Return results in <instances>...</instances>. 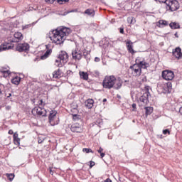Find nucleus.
<instances>
[{"label": "nucleus", "instance_id": "f257e3e1", "mask_svg": "<svg viewBox=\"0 0 182 182\" xmlns=\"http://www.w3.org/2000/svg\"><path fill=\"white\" fill-rule=\"evenodd\" d=\"M70 28L66 27H60L55 30L49 32L48 38L55 45H62L66 40V36H69Z\"/></svg>", "mask_w": 182, "mask_h": 182}, {"label": "nucleus", "instance_id": "f03ea898", "mask_svg": "<svg viewBox=\"0 0 182 182\" xmlns=\"http://www.w3.org/2000/svg\"><path fill=\"white\" fill-rule=\"evenodd\" d=\"M123 85V81L120 78L116 79L114 75L106 76L102 82V86L105 89H120Z\"/></svg>", "mask_w": 182, "mask_h": 182}, {"label": "nucleus", "instance_id": "7ed1b4c3", "mask_svg": "<svg viewBox=\"0 0 182 182\" xmlns=\"http://www.w3.org/2000/svg\"><path fill=\"white\" fill-rule=\"evenodd\" d=\"M68 59L69 55H68V53L65 51H61L58 57V59L55 60L56 66L62 68L65 63H68Z\"/></svg>", "mask_w": 182, "mask_h": 182}, {"label": "nucleus", "instance_id": "20e7f679", "mask_svg": "<svg viewBox=\"0 0 182 182\" xmlns=\"http://www.w3.org/2000/svg\"><path fill=\"white\" fill-rule=\"evenodd\" d=\"M58 114V112L55 110H51L50 112V114L48 117V120L50 124L52 126H56V124H59V117L56 116Z\"/></svg>", "mask_w": 182, "mask_h": 182}, {"label": "nucleus", "instance_id": "39448f33", "mask_svg": "<svg viewBox=\"0 0 182 182\" xmlns=\"http://www.w3.org/2000/svg\"><path fill=\"white\" fill-rule=\"evenodd\" d=\"M149 96L150 92H149V87H145V92L139 97V103H141V106H146V105L149 103Z\"/></svg>", "mask_w": 182, "mask_h": 182}, {"label": "nucleus", "instance_id": "423d86ee", "mask_svg": "<svg viewBox=\"0 0 182 182\" xmlns=\"http://www.w3.org/2000/svg\"><path fill=\"white\" fill-rule=\"evenodd\" d=\"M32 114L33 116H37L38 117H46V109L45 108H42L41 107H36L31 110Z\"/></svg>", "mask_w": 182, "mask_h": 182}, {"label": "nucleus", "instance_id": "0eeeda50", "mask_svg": "<svg viewBox=\"0 0 182 182\" xmlns=\"http://www.w3.org/2000/svg\"><path fill=\"white\" fill-rule=\"evenodd\" d=\"M129 72H131L132 76L135 77L140 76V75H141V70L136 63L129 67Z\"/></svg>", "mask_w": 182, "mask_h": 182}, {"label": "nucleus", "instance_id": "6e6552de", "mask_svg": "<svg viewBox=\"0 0 182 182\" xmlns=\"http://www.w3.org/2000/svg\"><path fill=\"white\" fill-rule=\"evenodd\" d=\"M166 5L171 12H174V11H177L180 8V4L176 0H168Z\"/></svg>", "mask_w": 182, "mask_h": 182}, {"label": "nucleus", "instance_id": "1a4fd4ad", "mask_svg": "<svg viewBox=\"0 0 182 182\" xmlns=\"http://www.w3.org/2000/svg\"><path fill=\"white\" fill-rule=\"evenodd\" d=\"M136 65L141 69H147V68H150V63L146 62L144 58H141L138 57L135 60Z\"/></svg>", "mask_w": 182, "mask_h": 182}, {"label": "nucleus", "instance_id": "9d476101", "mask_svg": "<svg viewBox=\"0 0 182 182\" xmlns=\"http://www.w3.org/2000/svg\"><path fill=\"white\" fill-rule=\"evenodd\" d=\"M70 130L73 133H82V132H83V127L82 124L75 122L71 125Z\"/></svg>", "mask_w": 182, "mask_h": 182}, {"label": "nucleus", "instance_id": "9b49d317", "mask_svg": "<svg viewBox=\"0 0 182 182\" xmlns=\"http://www.w3.org/2000/svg\"><path fill=\"white\" fill-rule=\"evenodd\" d=\"M162 77L165 80H173L174 79V73L171 70H164L162 72Z\"/></svg>", "mask_w": 182, "mask_h": 182}, {"label": "nucleus", "instance_id": "f8f14e48", "mask_svg": "<svg viewBox=\"0 0 182 182\" xmlns=\"http://www.w3.org/2000/svg\"><path fill=\"white\" fill-rule=\"evenodd\" d=\"M16 49L18 52H28V50H29V44L26 43H18Z\"/></svg>", "mask_w": 182, "mask_h": 182}, {"label": "nucleus", "instance_id": "ddd939ff", "mask_svg": "<svg viewBox=\"0 0 182 182\" xmlns=\"http://www.w3.org/2000/svg\"><path fill=\"white\" fill-rule=\"evenodd\" d=\"M72 56L74 60H80V59H82V51H80L78 48H75L72 52Z\"/></svg>", "mask_w": 182, "mask_h": 182}, {"label": "nucleus", "instance_id": "4468645a", "mask_svg": "<svg viewBox=\"0 0 182 182\" xmlns=\"http://www.w3.org/2000/svg\"><path fill=\"white\" fill-rule=\"evenodd\" d=\"M0 73L3 77H8L11 75V71L9 70V67H2L0 68Z\"/></svg>", "mask_w": 182, "mask_h": 182}, {"label": "nucleus", "instance_id": "2eb2a0df", "mask_svg": "<svg viewBox=\"0 0 182 182\" xmlns=\"http://www.w3.org/2000/svg\"><path fill=\"white\" fill-rule=\"evenodd\" d=\"M126 47L129 53H132V55H134L136 53V51L133 49V42L132 41L128 40L126 41Z\"/></svg>", "mask_w": 182, "mask_h": 182}, {"label": "nucleus", "instance_id": "dca6fc26", "mask_svg": "<svg viewBox=\"0 0 182 182\" xmlns=\"http://www.w3.org/2000/svg\"><path fill=\"white\" fill-rule=\"evenodd\" d=\"M14 38L13 42H21L23 39V35L22 33L17 31L14 34Z\"/></svg>", "mask_w": 182, "mask_h": 182}, {"label": "nucleus", "instance_id": "f3484780", "mask_svg": "<svg viewBox=\"0 0 182 182\" xmlns=\"http://www.w3.org/2000/svg\"><path fill=\"white\" fill-rule=\"evenodd\" d=\"M173 55L175 56V58H176V59H181V48L180 47L176 48L174 50H173Z\"/></svg>", "mask_w": 182, "mask_h": 182}, {"label": "nucleus", "instance_id": "a211bd4d", "mask_svg": "<svg viewBox=\"0 0 182 182\" xmlns=\"http://www.w3.org/2000/svg\"><path fill=\"white\" fill-rule=\"evenodd\" d=\"M9 49H12V46L9 43L0 45V52H2V50H9Z\"/></svg>", "mask_w": 182, "mask_h": 182}, {"label": "nucleus", "instance_id": "6ab92c4d", "mask_svg": "<svg viewBox=\"0 0 182 182\" xmlns=\"http://www.w3.org/2000/svg\"><path fill=\"white\" fill-rule=\"evenodd\" d=\"M93 105H95V100L93 99H88L85 101V106L87 109H92Z\"/></svg>", "mask_w": 182, "mask_h": 182}, {"label": "nucleus", "instance_id": "aec40b11", "mask_svg": "<svg viewBox=\"0 0 182 182\" xmlns=\"http://www.w3.org/2000/svg\"><path fill=\"white\" fill-rule=\"evenodd\" d=\"M168 26V21L166 20H159L157 26L159 28H164V26Z\"/></svg>", "mask_w": 182, "mask_h": 182}, {"label": "nucleus", "instance_id": "412c9836", "mask_svg": "<svg viewBox=\"0 0 182 182\" xmlns=\"http://www.w3.org/2000/svg\"><path fill=\"white\" fill-rule=\"evenodd\" d=\"M62 77V72H60V70L58 69L57 70H55L53 73V77L54 79H59L60 77Z\"/></svg>", "mask_w": 182, "mask_h": 182}, {"label": "nucleus", "instance_id": "4be33fe9", "mask_svg": "<svg viewBox=\"0 0 182 182\" xmlns=\"http://www.w3.org/2000/svg\"><path fill=\"white\" fill-rule=\"evenodd\" d=\"M79 75L81 79H83V80H87L89 79V74H87L86 72L80 71Z\"/></svg>", "mask_w": 182, "mask_h": 182}, {"label": "nucleus", "instance_id": "5701e85b", "mask_svg": "<svg viewBox=\"0 0 182 182\" xmlns=\"http://www.w3.org/2000/svg\"><path fill=\"white\" fill-rule=\"evenodd\" d=\"M84 14L88 15V16H95V10L92 9H87L85 11Z\"/></svg>", "mask_w": 182, "mask_h": 182}, {"label": "nucleus", "instance_id": "b1692460", "mask_svg": "<svg viewBox=\"0 0 182 182\" xmlns=\"http://www.w3.org/2000/svg\"><path fill=\"white\" fill-rule=\"evenodd\" d=\"M11 83H13V85H19V83H21V77L16 76L11 80Z\"/></svg>", "mask_w": 182, "mask_h": 182}, {"label": "nucleus", "instance_id": "393cba45", "mask_svg": "<svg viewBox=\"0 0 182 182\" xmlns=\"http://www.w3.org/2000/svg\"><path fill=\"white\" fill-rule=\"evenodd\" d=\"M169 26L171 29H180V24L178 23L171 22L170 23Z\"/></svg>", "mask_w": 182, "mask_h": 182}, {"label": "nucleus", "instance_id": "a878e982", "mask_svg": "<svg viewBox=\"0 0 182 182\" xmlns=\"http://www.w3.org/2000/svg\"><path fill=\"white\" fill-rule=\"evenodd\" d=\"M50 53H52V49H48L46 50V52L44 53V55H43L41 56V58L43 60L46 59L47 58H48L49 55H50Z\"/></svg>", "mask_w": 182, "mask_h": 182}, {"label": "nucleus", "instance_id": "bb28decb", "mask_svg": "<svg viewBox=\"0 0 182 182\" xmlns=\"http://www.w3.org/2000/svg\"><path fill=\"white\" fill-rule=\"evenodd\" d=\"M83 56H84L85 59H86L87 60H89V59H90V51L84 50H83Z\"/></svg>", "mask_w": 182, "mask_h": 182}, {"label": "nucleus", "instance_id": "cd10ccee", "mask_svg": "<svg viewBox=\"0 0 182 182\" xmlns=\"http://www.w3.org/2000/svg\"><path fill=\"white\" fill-rule=\"evenodd\" d=\"M161 87L163 89V90H162L163 93H168V92H170V90L167 87V86L165 84H163L161 85Z\"/></svg>", "mask_w": 182, "mask_h": 182}, {"label": "nucleus", "instance_id": "c85d7f7f", "mask_svg": "<svg viewBox=\"0 0 182 182\" xmlns=\"http://www.w3.org/2000/svg\"><path fill=\"white\" fill-rule=\"evenodd\" d=\"M145 110H146V114H150L151 113H153V107H145Z\"/></svg>", "mask_w": 182, "mask_h": 182}, {"label": "nucleus", "instance_id": "c756f323", "mask_svg": "<svg viewBox=\"0 0 182 182\" xmlns=\"http://www.w3.org/2000/svg\"><path fill=\"white\" fill-rule=\"evenodd\" d=\"M127 22L128 23H135L136 19L133 16H130L127 18Z\"/></svg>", "mask_w": 182, "mask_h": 182}, {"label": "nucleus", "instance_id": "7c9ffc66", "mask_svg": "<svg viewBox=\"0 0 182 182\" xmlns=\"http://www.w3.org/2000/svg\"><path fill=\"white\" fill-rule=\"evenodd\" d=\"M6 176L10 181H12V180L15 178V175L14 173H6Z\"/></svg>", "mask_w": 182, "mask_h": 182}, {"label": "nucleus", "instance_id": "2f4dec72", "mask_svg": "<svg viewBox=\"0 0 182 182\" xmlns=\"http://www.w3.org/2000/svg\"><path fill=\"white\" fill-rule=\"evenodd\" d=\"M96 124H97L99 127H102V126L103 125V120L102 119H97Z\"/></svg>", "mask_w": 182, "mask_h": 182}, {"label": "nucleus", "instance_id": "473e14b6", "mask_svg": "<svg viewBox=\"0 0 182 182\" xmlns=\"http://www.w3.org/2000/svg\"><path fill=\"white\" fill-rule=\"evenodd\" d=\"M82 151L84 153H94L92 149H90V148H84L82 149Z\"/></svg>", "mask_w": 182, "mask_h": 182}, {"label": "nucleus", "instance_id": "72a5a7b5", "mask_svg": "<svg viewBox=\"0 0 182 182\" xmlns=\"http://www.w3.org/2000/svg\"><path fill=\"white\" fill-rule=\"evenodd\" d=\"M14 142L16 146H19V144H21V139L17 138L16 139H14Z\"/></svg>", "mask_w": 182, "mask_h": 182}, {"label": "nucleus", "instance_id": "f704fd0d", "mask_svg": "<svg viewBox=\"0 0 182 182\" xmlns=\"http://www.w3.org/2000/svg\"><path fill=\"white\" fill-rule=\"evenodd\" d=\"M57 2L60 5H63V4H66V2H69V0H57Z\"/></svg>", "mask_w": 182, "mask_h": 182}, {"label": "nucleus", "instance_id": "c9c22d12", "mask_svg": "<svg viewBox=\"0 0 182 182\" xmlns=\"http://www.w3.org/2000/svg\"><path fill=\"white\" fill-rule=\"evenodd\" d=\"M165 85H166V87L170 90H171V87H173V85L171 84V82H168L166 83H165Z\"/></svg>", "mask_w": 182, "mask_h": 182}, {"label": "nucleus", "instance_id": "e433bc0d", "mask_svg": "<svg viewBox=\"0 0 182 182\" xmlns=\"http://www.w3.org/2000/svg\"><path fill=\"white\" fill-rule=\"evenodd\" d=\"M78 112L79 111L77 110V108H76V107L71 109V113H73L72 114H77Z\"/></svg>", "mask_w": 182, "mask_h": 182}, {"label": "nucleus", "instance_id": "4c0bfd02", "mask_svg": "<svg viewBox=\"0 0 182 182\" xmlns=\"http://www.w3.org/2000/svg\"><path fill=\"white\" fill-rule=\"evenodd\" d=\"M73 120H79V117L77 114H72Z\"/></svg>", "mask_w": 182, "mask_h": 182}, {"label": "nucleus", "instance_id": "58836bf2", "mask_svg": "<svg viewBox=\"0 0 182 182\" xmlns=\"http://www.w3.org/2000/svg\"><path fill=\"white\" fill-rule=\"evenodd\" d=\"M141 82H147V77H146L145 75L141 76Z\"/></svg>", "mask_w": 182, "mask_h": 182}, {"label": "nucleus", "instance_id": "ea45409f", "mask_svg": "<svg viewBox=\"0 0 182 182\" xmlns=\"http://www.w3.org/2000/svg\"><path fill=\"white\" fill-rule=\"evenodd\" d=\"M158 1V2H160V4H166L167 5V2L168 0H155Z\"/></svg>", "mask_w": 182, "mask_h": 182}, {"label": "nucleus", "instance_id": "a19ab883", "mask_svg": "<svg viewBox=\"0 0 182 182\" xmlns=\"http://www.w3.org/2000/svg\"><path fill=\"white\" fill-rule=\"evenodd\" d=\"M163 134H170V130L168 129L163 130Z\"/></svg>", "mask_w": 182, "mask_h": 182}, {"label": "nucleus", "instance_id": "79ce46f5", "mask_svg": "<svg viewBox=\"0 0 182 182\" xmlns=\"http://www.w3.org/2000/svg\"><path fill=\"white\" fill-rule=\"evenodd\" d=\"M55 1L56 0H45V2H46V4H53Z\"/></svg>", "mask_w": 182, "mask_h": 182}, {"label": "nucleus", "instance_id": "37998d69", "mask_svg": "<svg viewBox=\"0 0 182 182\" xmlns=\"http://www.w3.org/2000/svg\"><path fill=\"white\" fill-rule=\"evenodd\" d=\"M2 92H4V85H0V95H2Z\"/></svg>", "mask_w": 182, "mask_h": 182}, {"label": "nucleus", "instance_id": "c03bdc74", "mask_svg": "<svg viewBox=\"0 0 182 182\" xmlns=\"http://www.w3.org/2000/svg\"><path fill=\"white\" fill-rule=\"evenodd\" d=\"M13 139L14 140L16 139H19V137H18V133L16 132L14 134Z\"/></svg>", "mask_w": 182, "mask_h": 182}, {"label": "nucleus", "instance_id": "a18cd8bd", "mask_svg": "<svg viewBox=\"0 0 182 182\" xmlns=\"http://www.w3.org/2000/svg\"><path fill=\"white\" fill-rule=\"evenodd\" d=\"M28 28H31V24H28L23 26V29H28Z\"/></svg>", "mask_w": 182, "mask_h": 182}, {"label": "nucleus", "instance_id": "49530a36", "mask_svg": "<svg viewBox=\"0 0 182 182\" xmlns=\"http://www.w3.org/2000/svg\"><path fill=\"white\" fill-rule=\"evenodd\" d=\"M90 168H92V167H93V166H95V162L90 161Z\"/></svg>", "mask_w": 182, "mask_h": 182}, {"label": "nucleus", "instance_id": "de8ad7c7", "mask_svg": "<svg viewBox=\"0 0 182 182\" xmlns=\"http://www.w3.org/2000/svg\"><path fill=\"white\" fill-rule=\"evenodd\" d=\"M132 108H133V112H135L136 111V104L134 103V104L132 105Z\"/></svg>", "mask_w": 182, "mask_h": 182}, {"label": "nucleus", "instance_id": "09e8293b", "mask_svg": "<svg viewBox=\"0 0 182 182\" xmlns=\"http://www.w3.org/2000/svg\"><path fill=\"white\" fill-rule=\"evenodd\" d=\"M95 62H100V58H99V57H95Z\"/></svg>", "mask_w": 182, "mask_h": 182}, {"label": "nucleus", "instance_id": "8fccbe9b", "mask_svg": "<svg viewBox=\"0 0 182 182\" xmlns=\"http://www.w3.org/2000/svg\"><path fill=\"white\" fill-rule=\"evenodd\" d=\"M98 153H103V148L100 147V149L97 150Z\"/></svg>", "mask_w": 182, "mask_h": 182}, {"label": "nucleus", "instance_id": "3c124183", "mask_svg": "<svg viewBox=\"0 0 182 182\" xmlns=\"http://www.w3.org/2000/svg\"><path fill=\"white\" fill-rule=\"evenodd\" d=\"M100 154L101 156V159H103V157H105V156H106V154L103 152H101Z\"/></svg>", "mask_w": 182, "mask_h": 182}, {"label": "nucleus", "instance_id": "603ef678", "mask_svg": "<svg viewBox=\"0 0 182 182\" xmlns=\"http://www.w3.org/2000/svg\"><path fill=\"white\" fill-rule=\"evenodd\" d=\"M119 32L120 33H124V29L123 28H121Z\"/></svg>", "mask_w": 182, "mask_h": 182}, {"label": "nucleus", "instance_id": "864d4df0", "mask_svg": "<svg viewBox=\"0 0 182 182\" xmlns=\"http://www.w3.org/2000/svg\"><path fill=\"white\" fill-rule=\"evenodd\" d=\"M9 134H14V131L12 129H10L9 131Z\"/></svg>", "mask_w": 182, "mask_h": 182}, {"label": "nucleus", "instance_id": "5fc2aeb1", "mask_svg": "<svg viewBox=\"0 0 182 182\" xmlns=\"http://www.w3.org/2000/svg\"><path fill=\"white\" fill-rule=\"evenodd\" d=\"M50 174H51V176H53V171H52V168H50Z\"/></svg>", "mask_w": 182, "mask_h": 182}, {"label": "nucleus", "instance_id": "6e6d98bb", "mask_svg": "<svg viewBox=\"0 0 182 182\" xmlns=\"http://www.w3.org/2000/svg\"><path fill=\"white\" fill-rule=\"evenodd\" d=\"M39 105H43V100H41L40 102H39Z\"/></svg>", "mask_w": 182, "mask_h": 182}, {"label": "nucleus", "instance_id": "4d7b16f0", "mask_svg": "<svg viewBox=\"0 0 182 182\" xmlns=\"http://www.w3.org/2000/svg\"><path fill=\"white\" fill-rule=\"evenodd\" d=\"M43 140H41V139H38V143H39V144H41V143H43Z\"/></svg>", "mask_w": 182, "mask_h": 182}, {"label": "nucleus", "instance_id": "13d9d810", "mask_svg": "<svg viewBox=\"0 0 182 182\" xmlns=\"http://www.w3.org/2000/svg\"><path fill=\"white\" fill-rule=\"evenodd\" d=\"M174 35H175L176 38H178V33H176Z\"/></svg>", "mask_w": 182, "mask_h": 182}, {"label": "nucleus", "instance_id": "bf43d9fd", "mask_svg": "<svg viewBox=\"0 0 182 182\" xmlns=\"http://www.w3.org/2000/svg\"><path fill=\"white\" fill-rule=\"evenodd\" d=\"M117 97L118 99H122V97H121L119 95H117Z\"/></svg>", "mask_w": 182, "mask_h": 182}, {"label": "nucleus", "instance_id": "052dcab7", "mask_svg": "<svg viewBox=\"0 0 182 182\" xmlns=\"http://www.w3.org/2000/svg\"><path fill=\"white\" fill-rule=\"evenodd\" d=\"M11 96H12V94H9V96H7V97H11Z\"/></svg>", "mask_w": 182, "mask_h": 182}, {"label": "nucleus", "instance_id": "680f3d73", "mask_svg": "<svg viewBox=\"0 0 182 182\" xmlns=\"http://www.w3.org/2000/svg\"><path fill=\"white\" fill-rule=\"evenodd\" d=\"M103 102H107V100L106 98H105V99L103 100Z\"/></svg>", "mask_w": 182, "mask_h": 182}, {"label": "nucleus", "instance_id": "e2e57ef3", "mask_svg": "<svg viewBox=\"0 0 182 182\" xmlns=\"http://www.w3.org/2000/svg\"><path fill=\"white\" fill-rule=\"evenodd\" d=\"M46 46V49H48V46Z\"/></svg>", "mask_w": 182, "mask_h": 182}, {"label": "nucleus", "instance_id": "0e129e2a", "mask_svg": "<svg viewBox=\"0 0 182 182\" xmlns=\"http://www.w3.org/2000/svg\"><path fill=\"white\" fill-rule=\"evenodd\" d=\"M97 75H99V73H97Z\"/></svg>", "mask_w": 182, "mask_h": 182}]
</instances>
